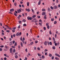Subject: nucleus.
<instances>
[{
  "label": "nucleus",
  "instance_id": "49530a36",
  "mask_svg": "<svg viewBox=\"0 0 60 60\" xmlns=\"http://www.w3.org/2000/svg\"><path fill=\"white\" fill-rule=\"evenodd\" d=\"M58 0H56V3H58Z\"/></svg>",
  "mask_w": 60,
  "mask_h": 60
},
{
  "label": "nucleus",
  "instance_id": "6e6d98bb",
  "mask_svg": "<svg viewBox=\"0 0 60 60\" xmlns=\"http://www.w3.org/2000/svg\"><path fill=\"white\" fill-rule=\"evenodd\" d=\"M34 50H36V47H34Z\"/></svg>",
  "mask_w": 60,
  "mask_h": 60
},
{
  "label": "nucleus",
  "instance_id": "bb28decb",
  "mask_svg": "<svg viewBox=\"0 0 60 60\" xmlns=\"http://www.w3.org/2000/svg\"><path fill=\"white\" fill-rule=\"evenodd\" d=\"M14 46H17V42H15V44L14 45Z\"/></svg>",
  "mask_w": 60,
  "mask_h": 60
},
{
  "label": "nucleus",
  "instance_id": "6ab92c4d",
  "mask_svg": "<svg viewBox=\"0 0 60 60\" xmlns=\"http://www.w3.org/2000/svg\"><path fill=\"white\" fill-rule=\"evenodd\" d=\"M50 8L52 10H53L54 9V8L52 6H51Z\"/></svg>",
  "mask_w": 60,
  "mask_h": 60
},
{
  "label": "nucleus",
  "instance_id": "7c9ffc66",
  "mask_svg": "<svg viewBox=\"0 0 60 60\" xmlns=\"http://www.w3.org/2000/svg\"><path fill=\"white\" fill-rule=\"evenodd\" d=\"M15 58H18V56L17 55H16L15 56Z\"/></svg>",
  "mask_w": 60,
  "mask_h": 60
},
{
  "label": "nucleus",
  "instance_id": "c85d7f7f",
  "mask_svg": "<svg viewBox=\"0 0 60 60\" xmlns=\"http://www.w3.org/2000/svg\"><path fill=\"white\" fill-rule=\"evenodd\" d=\"M52 39L54 41H55V38L53 37L52 38Z\"/></svg>",
  "mask_w": 60,
  "mask_h": 60
},
{
  "label": "nucleus",
  "instance_id": "5701e85b",
  "mask_svg": "<svg viewBox=\"0 0 60 60\" xmlns=\"http://www.w3.org/2000/svg\"><path fill=\"white\" fill-rule=\"evenodd\" d=\"M54 20V18H52L51 19V20L52 21H53Z\"/></svg>",
  "mask_w": 60,
  "mask_h": 60
},
{
  "label": "nucleus",
  "instance_id": "2eb2a0df",
  "mask_svg": "<svg viewBox=\"0 0 60 60\" xmlns=\"http://www.w3.org/2000/svg\"><path fill=\"white\" fill-rule=\"evenodd\" d=\"M27 5L28 6H29V2H27Z\"/></svg>",
  "mask_w": 60,
  "mask_h": 60
},
{
  "label": "nucleus",
  "instance_id": "4c0bfd02",
  "mask_svg": "<svg viewBox=\"0 0 60 60\" xmlns=\"http://www.w3.org/2000/svg\"><path fill=\"white\" fill-rule=\"evenodd\" d=\"M6 31L7 33H9V32H10V30H6Z\"/></svg>",
  "mask_w": 60,
  "mask_h": 60
},
{
  "label": "nucleus",
  "instance_id": "1a4fd4ad",
  "mask_svg": "<svg viewBox=\"0 0 60 60\" xmlns=\"http://www.w3.org/2000/svg\"><path fill=\"white\" fill-rule=\"evenodd\" d=\"M46 14V12H44L42 13V15H45Z\"/></svg>",
  "mask_w": 60,
  "mask_h": 60
},
{
  "label": "nucleus",
  "instance_id": "423d86ee",
  "mask_svg": "<svg viewBox=\"0 0 60 60\" xmlns=\"http://www.w3.org/2000/svg\"><path fill=\"white\" fill-rule=\"evenodd\" d=\"M10 53H12V49L11 48L10 49Z\"/></svg>",
  "mask_w": 60,
  "mask_h": 60
},
{
  "label": "nucleus",
  "instance_id": "e433bc0d",
  "mask_svg": "<svg viewBox=\"0 0 60 60\" xmlns=\"http://www.w3.org/2000/svg\"><path fill=\"white\" fill-rule=\"evenodd\" d=\"M3 50V49H2V48H0V51H2V50Z\"/></svg>",
  "mask_w": 60,
  "mask_h": 60
},
{
  "label": "nucleus",
  "instance_id": "412c9836",
  "mask_svg": "<svg viewBox=\"0 0 60 60\" xmlns=\"http://www.w3.org/2000/svg\"><path fill=\"white\" fill-rule=\"evenodd\" d=\"M23 26H26V24H24L23 25Z\"/></svg>",
  "mask_w": 60,
  "mask_h": 60
},
{
  "label": "nucleus",
  "instance_id": "052dcab7",
  "mask_svg": "<svg viewBox=\"0 0 60 60\" xmlns=\"http://www.w3.org/2000/svg\"><path fill=\"white\" fill-rule=\"evenodd\" d=\"M57 43H55V46H57Z\"/></svg>",
  "mask_w": 60,
  "mask_h": 60
},
{
  "label": "nucleus",
  "instance_id": "a878e982",
  "mask_svg": "<svg viewBox=\"0 0 60 60\" xmlns=\"http://www.w3.org/2000/svg\"><path fill=\"white\" fill-rule=\"evenodd\" d=\"M42 58H43V59H44V58H45L44 56L43 55H42Z\"/></svg>",
  "mask_w": 60,
  "mask_h": 60
},
{
  "label": "nucleus",
  "instance_id": "f8f14e48",
  "mask_svg": "<svg viewBox=\"0 0 60 60\" xmlns=\"http://www.w3.org/2000/svg\"><path fill=\"white\" fill-rule=\"evenodd\" d=\"M38 55L39 56H41V55L40 54V53H38Z\"/></svg>",
  "mask_w": 60,
  "mask_h": 60
},
{
  "label": "nucleus",
  "instance_id": "ea45409f",
  "mask_svg": "<svg viewBox=\"0 0 60 60\" xmlns=\"http://www.w3.org/2000/svg\"><path fill=\"white\" fill-rule=\"evenodd\" d=\"M38 41H35V43H38Z\"/></svg>",
  "mask_w": 60,
  "mask_h": 60
},
{
  "label": "nucleus",
  "instance_id": "864d4df0",
  "mask_svg": "<svg viewBox=\"0 0 60 60\" xmlns=\"http://www.w3.org/2000/svg\"><path fill=\"white\" fill-rule=\"evenodd\" d=\"M8 29H10V30H11L12 29L11 28V27H8Z\"/></svg>",
  "mask_w": 60,
  "mask_h": 60
},
{
  "label": "nucleus",
  "instance_id": "09e8293b",
  "mask_svg": "<svg viewBox=\"0 0 60 60\" xmlns=\"http://www.w3.org/2000/svg\"><path fill=\"white\" fill-rule=\"evenodd\" d=\"M44 29V30H46V27H43Z\"/></svg>",
  "mask_w": 60,
  "mask_h": 60
},
{
  "label": "nucleus",
  "instance_id": "a18cd8bd",
  "mask_svg": "<svg viewBox=\"0 0 60 60\" xmlns=\"http://www.w3.org/2000/svg\"><path fill=\"white\" fill-rule=\"evenodd\" d=\"M54 56H52V59L53 60V59H54Z\"/></svg>",
  "mask_w": 60,
  "mask_h": 60
},
{
  "label": "nucleus",
  "instance_id": "3c124183",
  "mask_svg": "<svg viewBox=\"0 0 60 60\" xmlns=\"http://www.w3.org/2000/svg\"><path fill=\"white\" fill-rule=\"evenodd\" d=\"M0 47V48H3L4 47V45H1Z\"/></svg>",
  "mask_w": 60,
  "mask_h": 60
},
{
  "label": "nucleus",
  "instance_id": "20e7f679",
  "mask_svg": "<svg viewBox=\"0 0 60 60\" xmlns=\"http://www.w3.org/2000/svg\"><path fill=\"white\" fill-rule=\"evenodd\" d=\"M18 12V13H20V12H21V10L20 9H19V10H17Z\"/></svg>",
  "mask_w": 60,
  "mask_h": 60
},
{
  "label": "nucleus",
  "instance_id": "774afa93",
  "mask_svg": "<svg viewBox=\"0 0 60 60\" xmlns=\"http://www.w3.org/2000/svg\"><path fill=\"white\" fill-rule=\"evenodd\" d=\"M37 17L39 19V18H40V17H41L40 16H37Z\"/></svg>",
  "mask_w": 60,
  "mask_h": 60
},
{
  "label": "nucleus",
  "instance_id": "a211bd4d",
  "mask_svg": "<svg viewBox=\"0 0 60 60\" xmlns=\"http://www.w3.org/2000/svg\"><path fill=\"white\" fill-rule=\"evenodd\" d=\"M49 56H50V57H51V56H52V54H49Z\"/></svg>",
  "mask_w": 60,
  "mask_h": 60
},
{
  "label": "nucleus",
  "instance_id": "cd10ccee",
  "mask_svg": "<svg viewBox=\"0 0 60 60\" xmlns=\"http://www.w3.org/2000/svg\"><path fill=\"white\" fill-rule=\"evenodd\" d=\"M13 53H15L16 52V50H15V49H14L13 50Z\"/></svg>",
  "mask_w": 60,
  "mask_h": 60
},
{
  "label": "nucleus",
  "instance_id": "de8ad7c7",
  "mask_svg": "<svg viewBox=\"0 0 60 60\" xmlns=\"http://www.w3.org/2000/svg\"><path fill=\"white\" fill-rule=\"evenodd\" d=\"M56 36H57L56 34H55V38H56Z\"/></svg>",
  "mask_w": 60,
  "mask_h": 60
},
{
  "label": "nucleus",
  "instance_id": "4be33fe9",
  "mask_svg": "<svg viewBox=\"0 0 60 60\" xmlns=\"http://www.w3.org/2000/svg\"><path fill=\"white\" fill-rule=\"evenodd\" d=\"M52 49H56V48H55V47L53 46L52 47Z\"/></svg>",
  "mask_w": 60,
  "mask_h": 60
},
{
  "label": "nucleus",
  "instance_id": "f03ea898",
  "mask_svg": "<svg viewBox=\"0 0 60 60\" xmlns=\"http://www.w3.org/2000/svg\"><path fill=\"white\" fill-rule=\"evenodd\" d=\"M27 19H28V20H32V19H33V18L32 17H30L29 16L28 17Z\"/></svg>",
  "mask_w": 60,
  "mask_h": 60
},
{
  "label": "nucleus",
  "instance_id": "8fccbe9b",
  "mask_svg": "<svg viewBox=\"0 0 60 60\" xmlns=\"http://www.w3.org/2000/svg\"><path fill=\"white\" fill-rule=\"evenodd\" d=\"M49 33L50 34H52V33H51V31H50L49 32Z\"/></svg>",
  "mask_w": 60,
  "mask_h": 60
},
{
  "label": "nucleus",
  "instance_id": "c756f323",
  "mask_svg": "<svg viewBox=\"0 0 60 60\" xmlns=\"http://www.w3.org/2000/svg\"><path fill=\"white\" fill-rule=\"evenodd\" d=\"M13 43V44H14L15 43V40H14L13 41H12Z\"/></svg>",
  "mask_w": 60,
  "mask_h": 60
},
{
  "label": "nucleus",
  "instance_id": "e2e57ef3",
  "mask_svg": "<svg viewBox=\"0 0 60 60\" xmlns=\"http://www.w3.org/2000/svg\"><path fill=\"white\" fill-rule=\"evenodd\" d=\"M12 31L13 32H15V30H12Z\"/></svg>",
  "mask_w": 60,
  "mask_h": 60
},
{
  "label": "nucleus",
  "instance_id": "a19ab883",
  "mask_svg": "<svg viewBox=\"0 0 60 60\" xmlns=\"http://www.w3.org/2000/svg\"><path fill=\"white\" fill-rule=\"evenodd\" d=\"M57 23V22H56V21H55L54 22V24H56Z\"/></svg>",
  "mask_w": 60,
  "mask_h": 60
},
{
  "label": "nucleus",
  "instance_id": "6e6552de",
  "mask_svg": "<svg viewBox=\"0 0 60 60\" xmlns=\"http://www.w3.org/2000/svg\"><path fill=\"white\" fill-rule=\"evenodd\" d=\"M40 1L38 2V5H40L41 4V0H39Z\"/></svg>",
  "mask_w": 60,
  "mask_h": 60
},
{
  "label": "nucleus",
  "instance_id": "72a5a7b5",
  "mask_svg": "<svg viewBox=\"0 0 60 60\" xmlns=\"http://www.w3.org/2000/svg\"><path fill=\"white\" fill-rule=\"evenodd\" d=\"M17 3H14V5L15 6H17Z\"/></svg>",
  "mask_w": 60,
  "mask_h": 60
},
{
  "label": "nucleus",
  "instance_id": "2f4dec72",
  "mask_svg": "<svg viewBox=\"0 0 60 60\" xmlns=\"http://www.w3.org/2000/svg\"><path fill=\"white\" fill-rule=\"evenodd\" d=\"M25 50L26 52H27V49H26Z\"/></svg>",
  "mask_w": 60,
  "mask_h": 60
},
{
  "label": "nucleus",
  "instance_id": "473e14b6",
  "mask_svg": "<svg viewBox=\"0 0 60 60\" xmlns=\"http://www.w3.org/2000/svg\"><path fill=\"white\" fill-rule=\"evenodd\" d=\"M47 28L48 29H49V25L47 26Z\"/></svg>",
  "mask_w": 60,
  "mask_h": 60
},
{
  "label": "nucleus",
  "instance_id": "603ef678",
  "mask_svg": "<svg viewBox=\"0 0 60 60\" xmlns=\"http://www.w3.org/2000/svg\"><path fill=\"white\" fill-rule=\"evenodd\" d=\"M34 22L35 23H36V22H38V21L37 20H36V21H34Z\"/></svg>",
  "mask_w": 60,
  "mask_h": 60
},
{
  "label": "nucleus",
  "instance_id": "9d476101",
  "mask_svg": "<svg viewBox=\"0 0 60 60\" xmlns=\"http://www.w3.org/2000/svg\"><path fill=\"white\" fill-rule=\"evenodd\" d=\"M47 41H45L44 43L45 45L46 46V45H47Z\"/></svg>",
  "mask_w": 60,
  "mask_h": 60
},
{
  "label": "nucleus",
  "instance_id": "0e129e2a",
  "mask_svg": "<svg viewBox=\"0 0 60 60\" xmlns=\"http://www.w3.org/2000/svg\"><path fill=\"white\" fill-rule=\"evenodd\" d=\"M5 47L6 49H7V46L5 45Z\"/></svg>",
  "mask_w": 60,
  "mask_h": 60
},
{
  "label": "nucleus",
  "instance_id": "69168bd1",
  "mask_svg": "<svg viewBox=\"0 0 60 60\" xmlns=\"http://www.w3.org/2000/svg\"><path fill=\"white\" fill-rule=\"evenodd\" d=\"M38 49V50H40V48L38 47L37 48Z\"/></svg>",
  "mask_w": 60,
  "mask_h": 60
},
{
  "label": "nucleus",
  "instance_id": "13d9d810",
  "mask_svg": "<svg viewBox=\"0 0 60 60\" xmlns=\"http://www.w3.org/2000/svg\"><path fill=\"white\" fill-rule=\"evenodd\" d=\"M7 59V58H6V57H5L4 58V60H6Z\"/></svg>",
  "mask_w": 60,
  "mask_h": 60
},
{
  "label": "nucleus",
  "instance_id": "4d7b16f0",
  "mask_svg": "<svg viewBox=\"0 0 60 60\" xmlns=\"http://www.w3.org/2000/svg\"><path fill=\"white\" fill-rule=\"evenodd\" d=\"M58 7L59 8H60V4H59L58 5Z\"/></svg>",
  "mask_w": 60,
  "mask_h": 60
},
{
  "label": "nucleus",
  "instance_id": "7ed1b4c3",
  "mask_svg": "<svg viewBox=\"0 0 60 60\" xmlns=\"http://www.w3.org/2000/svg\"><path fill=\"white\" fill-rule=\"evenodd\" d=\"M54 8V9H56L58 8V7L56 5L54 6L53 7Z\"/></svg>",
  "mask_w": 60,
  "mask_h": 60
},
{
  "label": "nucleus",
  "instance_id": "c9c22d12",
  "mask_svg": "<svg viewBox=\"0 0 60 60\" xmlns=\"http://www.w3.org/2000/svg\"><path fill=\"white\" fill-rule=\"evenodd\" d=\"M49 44L50 45H52V42H49Z\"/></svg>",
  "mask_w": 60,
  "mask_h": 60
},
{
  "label": "nucleus",
  "instance_id": "0eeeda50",
  "mask_svg": "<svg viewBox=\"0 0 60 60\" xmlns=\"http://www.w3.org/2000/svg\"><path fill=\"white\" fill-rule=\"evenodd\" d=\"M55 55H56V56H58V57H60V55H59V54H57V53L55 54Z\"/></svg>",
  "mask_w": 60,
  "mask_h": 60
},
{
  "label": "nucleus",
  "instance_id": "f3484780",
  "mask_svg": "<svg viewBox=\"0 0 60 60\" xmlns=\"http://www.w3.org/2000/svg\"><path fill=\"white\" fill-rule=\"evenodd\" d=\"M42 11H46V10L45 9H42Z\"/></svg>",
  "mask_w": 60,
  "mask_h": 60
},
{
  "label": "nucleus",
  "instance_id": "bf43d9fd",
  "mask_svg": "<svg viewBox=\"0 0 60 60\" xmlns=\"http://www.w3.org/2000/svg\"><path fill=\"white\" fill-rule=\"evenodd\" d=\"M4 39L5 40H6V37H4Z\"/></svg>",
  "mask_w": 60,
  "mask_h": 60
},
{
  "label": "nucleus",
  "instance_id": "b1692460",
  "mask_svg": "<svg viewBox=\"0 0 60 60\" xmlns=\"http://www.w3.org/2000/svg\"><path fill=\"white\" fill-rule=\"evenodd\" d=\"M31 45H33L34 44V42H31L30 43Z\"/></svg>",
  "mask_w": 60,
  "mask_h": 60
},
{
  "label": "nucleus",
  "instance_id": "c03bdc74",
  "mask_svg": "<svg viewBox=\"0 0 60 60\" xmlns=\"http://www.w3.org/2000/svg\"><path fill=\"white\" fill-rule=\"evenodd\" d=\"M44 18L45 19H47V17L46 16H44Z\"/></svg>",
  "mask_w": 60,
  "mask_h": 60
},
{
  "label": "nucleus",
  "instance_id": "f704fd0d",
  "mask_svg": "<svg viewBox=\"0 0 60 60\" xmlns=\"http://www.w3.org/2000/svg\"><path fill=\"white\" fill-rule=\"evenodd\" d=\"M22 21H23L24 22H26V20L25 19H23L22 20Z\"/></svg>",
  "mask_w": 60,
  "mask_h": 60
},
{
  "label": "nucleus",
  "instance_id": "393cba45",
  "mask_svg": "<svg viewBox=\"0 0 60 60\" xmlns=\"http://www.w3.org/2000/svg\"><path fill=\"white\" fill-rule=\"evenodd\" d=\"M30 32L31 33H32V29H31L30 30Z\"/></svg>",
  "mask_w": 60,
  "mask_h": 60
},
{
  "label": "nucleus",
  "instance_id": "79ce46f5",
  "mask_svg": "<svg viewBox=\"0 0 60 60\" xmlns=\"http://www.w3.org/2000/svg\"><path fill=\"white\" fill-rule=\"evenodd\" d=\"M48 50L47 49H45V52H47V51H48Z\"/></svg>",
  "mask_w": 60,
  "mask_h": 60
},
{
  "label": "nucleus",
  "instance_id": "39448f33",
  "mask_svg": "<svg viewBox=\"0 0 60 60\" xmlns=\"http://www.w3.org/2000/svg\"><path fill=\"white\" fill-rule=\"evenodd\" d=\"M14 11V9L13 8H12L10 10V11L11 12H12Z\"/></svg>",
  "mask_w": 60,
  "mask_h": 60
},
{
  "label": "nucleus",
  "instance_id": "f257e3e1",
  "mask_svg": "<svg viewBox=\"0 0 60 60\" xmlns=\"http://www.w3.org/2000/svg\"><path fill=\"white\" fill-rule=\"evenodd\" d=\"M21 32H20L19 33V32H17L16 34V35L17 36H20V35H21Z\"/></svg>",
  "mask_w": 60,
  "mask_h": 60
},
{
  "label": "nucleus",
  "instance_id": "dca6fc26",
  "mask_svg": "<svg viewBox=\"0 0 60 60\" xmlns=\"http://www.w3.org/2000/svg\"><path fill=\"white\" fill-rule=\"evenodd\" d=\"M48 11H50V8H48Z\"/></svg>",
  "mask_w": 60,
  "mask_h": 60
},
{
  "label": "nucleus",
  "instance_id": "9b49d317",
  "mask_svg": "<svg viewBox=\"0 0 60 60\" xmlns=\"http://www.w3.org/2000/svg\"><path fill=\"white\" fill-rule=\"evenodd\" d=\"M12 41H11L10 42L9 45L10 46H11L12 45Z\"/></svg>",
  "mask_w": 60,
  "mask_h": 60
},
{
  "label": "nucleus",
  "instance_id": "58836bf2",
  "mask_svg": "<svg viewBox=\"0 0 60 60\" xmlns=\"http://www.w3.org/2000/svg\"><path fill=\"white\" fill-rule=\"evenodd\" d=\"M16 29V27H14L13 28V30H15Z\"/></svg>",
  "mask_w": 60,
  "mask_h": 60
},
{
  "label": "nucleus",
  "instance_id": "4468645a",
  "mask_svg": "<svg viewBox=\"0 0 60 60\" xmlns=\"http://www.w3.org/2000/svg\"><path fill=\"white\" fill-rule=\"evenodd\" d=\"M36 17V15H34L33 16H32V17L33 18H35Z\"/></svg>",
  "mask_w": 60,
  "mask_h": 60
},
{
  "label": "nucleus",
  "instance_id": "5fc2aeb1",
  "mask_svg": "<svg viewBox=\"0 0 60 60\" xmlns=\"http://www.w3.org/2000/svg\"><path fill=\"white\" fill-rule=\"evenodd\" d=\"M48 25H49V23H47L46 24V26H48Z\"/></svg>",
  "mask_w": 60,
  "mask_h": 60
},
{
  "label": "nucleus",
  "instance_id": "338daca9",
  "mask_svg": "<svg viewBox=\"0 0 60 60\" xmlns=\"http://www.w3.org/2000/svg\"><path fill=\"white\" fill-rule=\"evenodd\" d=\"M18 28H20V25H19L18 27Z\"/></svg>",
  "mask_w": 60,
  "mask_h": 60
},
{
  "label": "nucleus",
  "instance_id": "37998d69",
  "mask_svg": "<svg viewBox=\"0 0 60 60\" xmlns=\"http://www.w3.org/2000/svg\"><path fill=\"white\" fill-rule=\"evenodd\" d=\"M14 15H15V16H17V14L15 13H15L14 14Z\"/></svg>",
  "mask_w": 60,
  "mask_h": 60
},
{
  "label": "nucleus",
  "instance_id": "ddd939ff",
  "mask_svg": "<svg viewBox=\"0 0 60 60\" xmlns=\"http://www.w3.org/2000/svg\"><path fill=\"white\" fill-rule=\"evenodd\" d=\"M26 11H30V10L29 9H26Z\"/></svg>",
  "mask_w": 60,
  "mask_h": 60
},
{
  "label": "nucleus",
  "instance_id": "680f3d73",
  "mask_svg": "<svg viewBox=\"0 0 60 60\" xmlns=\"http://www.w3.org/2000/svg\"><path fill=\"white\" fill-rule=\"evenodd\" d=\"M21 22V21H19V24H20Z\"/></svg>",
  "mask_w": 60,
  "mask_h": 60
},
{
  "label": "nucleus",
  "instance_id": "aec40b11",
  "mask_svg": "<svg viewBox=\"0 0 60 60\" xmlns=\"http://www.w3.org/2000/svg\"><path fill=\"white\" fill-rule=\"evenodd\" d=\"M55 59H56V60H59V59L58 58L56 57L55 58Z\"/></svg>",
  "mask_w": 60,
  "mask_h": 60
}]
</instances>
